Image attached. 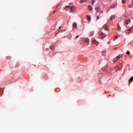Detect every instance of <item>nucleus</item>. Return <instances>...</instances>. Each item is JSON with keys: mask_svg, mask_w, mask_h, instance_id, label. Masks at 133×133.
<instances>
[{"mask_svg": "<svg viewBox=\"0 0 133 133\" xmlns=\"http://www.w3.org/2000/svg\"><path fill=\"white\" fill-rule=\"evenodd\" d=\"M73 2H71L69 4L68 6H67V10H68L70 12H72L74 11L75 9V7L74 6H70V5H72L73 4Z\"/></svg>", "mask_w": 133, "mask_h": 133, "instance_id": "obj_1", "label": "nucleus"}, {"mask_svg": "<svg viewBox=\"0 0 133 133\" xmlns=\"http://www.w3.org/2000/svg\"><path fill=\"white\" fill-rule=\"evenodd\" d=\"M120 57V55H119L116 58H114L113 60L114 62H115V61H116Z\"/></svg>", "mask_w": 133, "mask_h": 133, "instance_id": "obj_2", "label": "nucleus"}, {"mask_svg": "<svg viewBox=\"0 0 133 133\" xmlns=\"http://www.w3.org/2000/svg\"><path fill=\"white\" fill-rule=\"evenodd\" d=\"M133 81V77H131L130 78L129 81V85H130V83L132 82V81Z\"/></svg>", "mask_w": 133, "mask_h": 133, "instance_id": "obj_3", "label": "nucleus"}, {"mask_svg": "<svg viewBox=\"0 0 133 133\" xmlns=\"http://www.w3.org/2000/svg\"><path fill=\"white\" fill-rule=\"evenodd\" d=\"M116 4H113L111 6V8H115L116 7Z\"/></svg>", "mask_w": 133, "mask_h": 133, "instance_id": "obj_4", "label": "nucleus"}, {"mask_svg": "<svg viewBox=\"0 0 133 133\" xmlns=\"http://www.w3.org/2000/svg\"><path fill=\"white\" fill-rule=\"evenodd\" d=\"M92 42L93 44H96V43H97L98 42L95 39H94L93 40Z\"/></svg>", "mask_w": 133, "mask_h": 133, "instance_id": "obj_5", "label": "nucleus"}, {"mask_svg": "<svg viewBox=\"0 0 133 133\" xmlns=\"http://www.w3.org/2000/svg\"><path fill=\"white\" fill-rule=\"evenodd\" d=\"M115 70H116L117 71L118 70H119L120 69L119 68V67L117 66H116L115 68Z\"/></svg>", "mask_w": 133, "mask_h": 133, "instance_id": "obj_6", "label": "nucleus"}, {"mask_svg": "<svg viewBox=\"0 0 133 133\" xmlns=\"http://www.w3.org/2000/svg\"><path fill=\"white\" fill-rule=\"evenodd\" d=\"M87 19L88 21H90L91 19V17L90 16L88 15L87 16Z\"/></svg>", "mask_w": 133, "mask_h": 133, "instance_id": "obj_7", "label": "nucleus"}, {"mask_svg": "<svg viewBox=\"0 0 133 133\" xmlns=\"http://www.w3.org/2000/svg\"><path fill=\"white\" fill-rule=\"evenodd\" d=\"M94 32L93 31H91L89 34V35L90 36H92L93 34H94Z\"/></svg>", "mask_w": 133, "mask_h": 133, "instance_id": "obj_8", "label": "nucleus"}, {"mask_svg": "<svg viewBox=\"0 0 133 133\" xmlns=\"http://www.w3.org/2000/svg\"><path fill=\"white\" fill-rule=\"evenodd\" d=\"M133 6V4H132L131 3H131L129 5L128 7L131 8H132Z\"/></svg>", "mask_w": 133, "mask_h": 133, "instance_id": "obj_9", "label": "nucleus"}, {"mask_svg": "<svg viewBox=\"0 0 133 133\" xmlns=\"http://www.w3.org/2000/svg\"><path fill=\"white\" fill-rule=\"evenodd\" d=\"M73 27L74 28H76L77 27V24L76 23H74L73 24Z\"/></svg>", "mask_w": 133, "mask_h": 133, "instance_id": "obj_10", "label": "nucleus"}, {"mask_svg": "<svg viewBox=\"0 0 133 133\" xmlns=\"http://www.w3.org/2000/svg\"><path fill=\"white\" fill-rule=\"evenodd\" d=\"M101 37H102L103 38H104L105 36V35L104 34H103V33H102V34H101Z\"/></svg>", "mask_w": 133, "mask_h": 133, "instance_id": "obj_11", "label": "nucleus"}, {"mask_svg": "<svg viewBox=\"0 0 133 133\" xmlns=\"http://www.w3.org/2000/svg\"><path fill=\"white\" fill-rule=\"evenodd\" d=\"M115 18V16L114 15H112L111 16L110 19L111 20H112L113 18Z\"/></svg>", "mask_w": 133, "mask_h": 133, "instance_id": "obj_12", "label": "nucleus"}, {"mask_svg": "<svg viewBox=\"0 0 133 133\" xmlns=\"http://www.w3.org/2000/svg\"><path fill=\"white\" fill-rule=\"evenodd\" d=\"M130 21L129 20H127L126 21V24H128L130 23Z\"/></svg>", "mask_w": 133, "mask_h": 133, "instance_id": "obj_13", "label": "nucleus"}, {"mask_svg": "<svg viewBox=\"0 0 133 133\" xmlns=\"http://www.w3.org/2000/svg\"><path fill=\"white\" fill-rule=\"evenodd\" d=\"M54 47L53 45H52V46H51L50 47V49L52 50H53L54 49Z\"/></svg>", "mask_w": 133, "mask_h": 133, "instance_id": "obj_14", "label": "nucleus"}, {"mask_svg": "<svg viewBox=\"0 0 133 133\" xmlns=\"http://www.w3.org/2000/svg\"><path fill=\"white\" fill-rule=\"evenodd\" d=\"M88 8L89 10H91L92 9V7L91 6L89 5L88 6Z\"/></svg>", "mask_w": 133, "mask_h": 133, "instance_id": "obj_15", "label": "nucleus"}, {"mask_svg": "<svg viewBox=\"0 0 133 133\" xmlns=\"http://www.w3.org/2000/svg\"><path fill=\"white\" fill-rule=\"evenodd\" d=\"M95 10H96V12H98L99 10V8L98 7H96L95 8Z\"/></svg>", "mask_w": 133, "mask_h": 133, "instance_id": "obj_16", "label": "nucleus"}, {"mask_svg": "<svg viewBox=\"0 0 133 133\" xmlns=\"http://www.w3.org/2000/svg\"><path fill=\"white\" fill-rule=\"evenodd\" d=\"M85 42L87 43V42H88L89 41V39H88V38H86L85 39Z\"/></svg>", "mask_w": 133, "mask_h": 133, "instance_id": "obj_17", "label": "nucleus"}, {"mask_svg": "<svg viewBox=\"0 0 133 133\" xmlns=\"http://www.w3.org/2000/svg\"><path fill=\"white\" fill-rule=\"evenodd\" d=\"M87 1V0H81L80 1V3L84 2Z\"/></svg>", "mask_w": 133, "mask_h": 133, "instance_id": "obj_18", "label": "nucleus"}, {"mask_svg": "<svg viewBox=\"0 0 133 133\" xmlns=\"http://www.w3.org/2000/svg\"><path fill=\"white\" fill-rule=\"evenodd\" d=\"M3 89H2V88H0V91H1V92H2V93L1 94V95H2V94L3 93Z\"/></svg>", "mask_w": 133, "mask_h": 133, "instance_id": "obj_19", "label": "nucleus"}, {"mask_svg": "<svg viewBox=\"0 0 133 133\" xmlns=\"http://www.w3.org/2000/svg\"><path fill=\"white\" fill-rule=\"evenodd\" d=\"M118 29L119 30H121V27L119 26V25H118Z\"/></svg>", "mask_w": 133, "mask_h": 133, "instance_id": "obj_20", "label": "nucleus"}, {"mask_svg": "<svg viewBox=\"0 0 133 133\" xmlns=\"http://www.w3.org/2000/svg\"><path fill=\"white\" fill-rule=\"evenodd\" d=\"M118 38V37L117 36H114V40L115 41V39H116L117 38Z\"/></svg>", "mask_w": 133, "mask_h": 133, "instance_id": "obj_21", "label": "nucleus"}, {"mask_svg": "<svg viewBox=\"0 0 133 133\" xmlns=\"http://www.w3.org/2000/svg\"><path fill=\"white\" fill-rule=\"evenodd\" d=\"M125 0H122V3L123 4L125 3Z\"/></svg>", "mask_w": 133, "mask_h": 133, "instance_id": "obj_22", "label": "nucleus"}, {"mask_svg": "<svg viewBox=\"0 0 133 133\" xmlns=\"http://www.w3.org/2000/svg\"><path fill=\"white\" fill-rule=\"evenodd\" d=\"M127 55H129L130 54V51H128L127 52Z\"/></svg>", "mask_w": 133, "mask_h": 133, "instance_id": "obj_23", "label": "nucleus"}, {"mask_svg": "<svg viewBox=\"0 0 133 133\" xmlns=\"http://www.w3.org/2000/svg\"><path fill=\"white\" fill-rule=\"evenodd\" d=\"M95 0H92V4L93 5L94 3L95 2Z\"/></svg>", "mask_w": 133, "mask_h": 133, "instance_id": "obj_24", "label": "nucleus"}, {"mask_svg": "<svg viewBox=\"0 0 133 133\" xmlns=\"http://www.w3.org/2000/svg\"><path fill=\"white\" fill-rule=\"evenodd\" d=\"M56 12V11H54L52 13V14H54Z\"/></svg>", "mask_w": 133, "mask_h": 133, "instance_id": "obj_25", "label": "nucleus"}, {"mask_svg": "<svg viewBox=\"0 0 133 133\" xmlns=\"http://www.w3.org/2000/svg\"><path fill=\"white\" fill-rule=\"evenodd\" d=\"M99 16H97V20L98 19H99Z\"/></svg>", "mask_w": 133, "mask_h": 133, "instance_id": "obj_26", "label": "nucleus"}, {"mask_svg": "<svg viewBox=\"0 0 133 133\" xmlns=\"http://www.w3.org/2000/svg\"><path fill=\"white\" fill-rule=\"evenodd\" d=\"M130 30H132V27H131L130 28Z\"/></svg>", "mask_w": 133, "mask_h": 133, "instance_id": "obj_27", "label": "nucleus"}, {"mask_svg": "<svg viewBox=\"0 0 133 133\" xmlns=\"http://www.w3.org/2000/svg\"><path fill=\"white\" fill-rule=\"evenodd\" d=\"M79 37V36H77L76 37V38H78Z\"/></svg>", "mask_w": 133, "mask_h": 133, "instance_id": "obj_28", "label": "nucleus"}, {"mask_svg": "<svg viewBox=\"0 0 133 133\" xmlns=\"http://www.w3.org/2000/svg\"><path fill=\"white\" fill-rule=\"evenodd\" d=\"M66 8V6L64 8V9H65Z\"/></svg>", "mask_w": 133, "mask_h": 133, "instance_id": "obj_29", "label": "nucleus"}, {"mask_svg": "<svg viewBox=\"0 0 133 133\" xmlns=\"http://www.w3.org/2000/svg\"><path fill=\"white\" fill-rule=\"evenodd\" d=\"M105 30H106V31L108 30V29H107V28H106V29Z\"/></svg>", "mask_w": 133, "mask_h": 133, "instance_id": "obj_30", "label": "nucleus"}, {"mask_svg": "<svg viewBox=\"0 0 133 133\" xmlns=\"http://www.w3.org/2000/svg\"><path fill=\"white\" fill-rule=\"evenodd\" d=\"M130 30V29H128V30Z\"/></svg>", "mask_w": 133, "mask_h": 133, "instance_id": "obj_31", "label": "nucleus"}, {"mask_svg": "<svg viewBox=\"0 0 133 133\" xmlns=\"http://www.w3.org/2000/svg\"><path fill=\"white\" fill-rule=\"evenodd\" d=\"M61 28V27H59V29H60V28Z\"/></svg>", "mask_w": 133, "mask_h": 133, "instance_id": "obj_32", "label": "nucleus"}, {"mask_svg": "<svg viewBox=\"0 0 133 133\" xmlns=\"http://www.w3.org/2000/svg\"><path fill=\"white\" fill-rule=\"evenodd\" d=\"M109 96H111V95H109Z\"/></svg>", "mask_w": 133, "mask_h": 133, "instance_id": "obj_33", "label": "nucleus"}]
</instances>
